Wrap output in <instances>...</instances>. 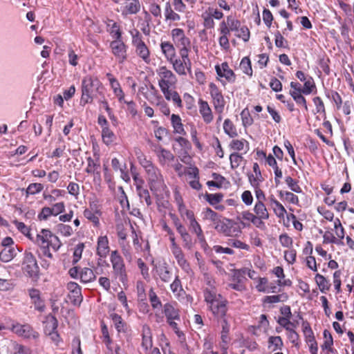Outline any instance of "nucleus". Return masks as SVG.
<instances>
[{
    "label": "nucleus",
    "mask_w": 354,
    "mask_h": 354,
    "mask_svg": "<svg viewBox=\"0 0 354 354\" xmlns=\"http://www.w3.org/2000/svg\"><path fill=\"white\" fill-rule=\"evenodd\" d=\"M315 88L313 79L309 77L305 82L304 87L302 88V93L304 95H309L313 92V88Z\"/></svg>",
    "instance_id": "57"
},
{
    "label": "nucleus",
    "mask_w": 354,
    "mask_h": 354,
    "mask_svg": "<svg viewBox=\"0 0 354 354\" xmlns=\"http://www.w3.org/2000/svg\"><path fill=\"white\" fill-rule=\"evenodd\" d=\"M283 346V343L280 336H271L268 338V347L272 351L281 350Z\"/></svg>",
    "instance_id": "40"
},
{
    "label": "nucleus",
    "mask_w": 354,
    "mask_h": 354,
    "mask_svg": "<svg viewBox=\"0 0 354 354\" xmlns=\"http://www.w3.org/2000/svg\"><path fill=\"white\" fill-rule=\"evenodd\" d=\"M150 189L152 192L163 190L165 187L163 177L159 169L153 167L150 170L146 171Z\"/></svg>",
    "instance_id": "7"
},
{
    "label": "nucleus",
    "mask_w": 354,
    "mask_h": 354,
    "mask_svg": "<svg viewBox=\"0 0 354 354\" xmlns=\"http://www.w3.org/2000/svg\"><path fill=\"white\" fill-rule=\"evenodd\" d=\"M51 216H53L51 207H44L38 214V219L40 221H46Z\"/></svg>",
    "instance_id": "63"
},
{
    "label": "nucleus",
    "mask_w": 354,
    "mask_h": 354,
    "mask_svg": "<svg viewBox=\"0 0 354 354\" xmlns=\"http://www.w3.org/2000/svg\"><path fill=\"white\" fill-rule=\"evenodd\" d=\"M315 282L319 287V290L325 293L330 288V283L325 277L320 274H317L315 277Z\"/></svg>",
    "instance_id": "30"
},
{
    "label": "nucleus",
    "mask_w": 354,
    "mask_h": 354,
    "mask_svg": "<svg viewBox=\"0 0 354 354\" xmlns=\"http://www.w3.org/2000/svg\"><path fill=\"white\" fill-rule=\"evenodd\" d=\"M242 160H243V157L241 155H239V153H232L230 156V161L231 167L232 169L237 168L240 165Z\"/></svg>",
    "instance_id": "61"
},
{
    "label": "nucleus",
    "mask_w": 354,
    "mask_h": 354,
    "mask_svg": "<svg viewBox=\"0 0 354 354\" xmlns=\"http://www.w3.org/2000/svg\"><path fill=\"white\" fill-rule=\"evenodd\" d=\"M198 109L199 113L201 115L203 121L206 124H209L213 121L214 115L207 102L202 99H199Z\"/></svg>",
    "instance_id": "18"
},
{
    "label": "nucleus",
    "mask_w": 354,
    "mask_h": 354,
    "mask_svg": "<svg viewBox=\"0 0 354 354\" xmlns=\"http://www.w3.org/2000/svg\"><path fill=\"white\" fill-rule=\"evenodd\" d=\"M217 75L221 77H224L227 82L233 83L235 82L236 75L234 71L230 68L227 62H223L221 66L216 65L215 66Z\"/></svg>",
    "instance_id": "17"
},
{
    "label": "nucleus",
    "mask_w": 354,
    "mask_h": 354,
    "mask_svg": "<svg viewBox=\"0 0 354 354\" xmlns=\"http://www.w3.org/2000/svg\"><path fill=\"white\" fill-rule=\"evenodd\" d=\"M253 210L255 217L259 223L260 229L264 230L266 228V225L263 221L268 220L270 217V214L264 203H262L261 201H257Z\"/></svg>",
    "instance_id": "12"
},
{
    "label": "nucleus",
    "mask_w": 354,
    "mask_h": 354,
    "mask_svg": "<svg viewBox=\"0 0 354 354\" xmlns=\"http://www.w3.org/2000/svg\"><path fill=\"white\" fill-rule=\"evenodd\" d=\"M110 248L109 245V239L106 236H100L97 241V254L101 258H106L109 254Z\"/></svg>",
    "instance_id": "20"
},
{
    "label": "nucleus",
    "mask_w": 354,
    "mask_h": 354,
    "mask_svg": "<svg viewBox=\"0 0 354 354\" xmlns=\"http://www.w3.org/2000/svg\"><path fill=\"white\" fill-rule=\"evenodd\" d=\"M21 270L29 277L38 278L39 267L37 261L33 254L29 251H25L21 261Z\"/></svg>",
    "instance_id": "4"
},
{
    "label": "nucleus",
    "mask_w": 354,
    "mask_h": 354,
    "mask_svg": "<svg viewBox=\"0 0 354 354\" xmlns=\"http://www.w3.org/2000/svg\"><path fill=\"white\" fill-rule=\"evenodd\" d=\"M240 68L245 74L249 76L252 75V68L251 66V62L249 57H244L241 59V62L240 63Z\"/></svg>",
    "instance_id": "49"
},
{
    "label": "nucleus",
    "mask_w": 354,
    "mask_h": 354,
    "mask_svg": "<svg viewBox=\"0 0 354 354\" xmlns=\"http://www.w3.org/2000/svg\"><path fill=\"white\" fill-rule=\"evenodd\" d=\"M51 232L49 230L43 229L39 234L37 235L36 243L41 251V255L49 259H53V254L49 250V241Z\"/></svg>",
    "instance_id": "8"
},
{
    "label": "nucleus",
    "mask_w": 354,
    "mask_h": 354,
    "mask_svg": "<svg viewBox=\"0 0 354 354\" xmlns=\"http://www.w3.org/2000/svg\"><path fill=\"white\" fill-rule=\"evenodd\" d=\"M102 138L103 142L109 146L112 144L116 138L114 133L109 127H104L102 129Z\"/></svg>",
    "instance_id": "37"
},
{
    "label": "nucleus",
    "mask_w": 354,
    "mask_h": 354,
    "mask_svg": "<svg viewBox=\"0 0 354 354\" xmlns=\"http://www.w3.org/2000/svg\"><path fill=\"white\" fill-rule=\"evenodd\" d=\"M236 36L241 38L244 41H248L250 36V30L246 26H241Z\"/></svg>",
    "instance_id": "64"
},
{
    "label": "nucleus",
    "mask_w": 354,
    "mask_h": 354,
    "mask_svg": "<svg viewBox=\"0 0 354 354\" xmlns=\"http://www.w3.org/2000/svg\"><path fill=\"white\" fill-rule=\"evenodd\" d=\"M271 207L272 208L276 216L280 218H283L287 212L283 205L279 202L271 206Z\"/></svg>",
    "instance_id": "59"
},
{
    "label": "nucleus",
    "mask_w": 354,
    "mask_h": 354,
    "mask_svg": "<svg viewBox=\"0 0 354 354\" xmlns=\"http://www.w3.org/2000/svg\"><path fill=\"white\" fill-rule=\"evenodd\" d=\"M159 77L158 86L160 88L176 87L177 77L175 74L165 66H160L156 71Z\"/></svg>",
    "instance_id": "6"
},
{
    "label": "nucleus",
    "mask_w": 354,
    "mask_h": 354,
    "mask_svg": "<svg viewBox=\"0 0 354 354\" xmlns=\"http://www.w3.org/2000/svg\"><path fill=\"white\" fill-rule=\"evenodd\" d=\"M12 331L17 335L26 339H36L39 337V333L36 332L29 324H13Z\"/></svg>",
    "instance_id": "11"
},
{
    "label": "nucleus",
    "mask_w": 354,
    "mask_h": 354,
    "mask_svg": "<svg viewBox=\"0 0 354 354\" xmlns=\"http://www.w3.org/2000/svg\"><path fill=\"white\" fill-rule=\"evenodd\" d=\"M162 54L167 61H171L176 57V48L170 41H162L160 44Z\"/></svg>",
    "instance_id": "23"
},
{
    "label": "nucleus",
    "mask_w": 354,
    "mask_h": 354,
    "mask_svg": "<svg viewBox=\"0 0 354 354\" xmlns=\"http://www.w3.org/2000/svg\"><path fill=\"white\" fill-rule=\"evenodd\" d=\"M136 192L141 202L145 201L147 206H150L152 204V200L150 196L149 192L147 188H145L143 186L138 184Z\"/></svg>",
    "instance_id": "29"
},
{
    "label": "nucleus",
    "mask_w": 354,
    "mask_h": 354,
    "mask_svg": "<svg viewBox=\"0 0 354 354\" xmlns=\"http://www.w3.org/2000/svg\"><path fill=\"white\" fill-rule=\"evenodd\" d=\"M44 189V185L38 183H30L28 187L22 191H25L26 198H28L30 195H35L40 193Z\"/></svg>",
    "instance_id": "38"
},
{
    "label": "nucleus",
    "mask_w": 354,
    "mask_h": 354,
    "mask_svg": "<svg viewBox=\"0 0 354 354\" xmlns=\"http://www.w3.org/2000/svg\"><path fill=\"white\" fill-rule=\"evenodd\" d=\"M155 151L160 159V161H171L174 159V156L167 149L162 148L161 146H158Z\"/></svg>",
    "instance_id": "34"
},
{
    "label": "nucleus",
    "mask_w": 354,
    "mask_h": 354,
    "mask_svg": "<svg viewBox=\"0 0 354 354\" xmlns=\"http://www.w3.org/2000/svg\"><path fill=\"white\" fill-rule=\"evenodd\" d=\"M230 221L229 219H221V218L214 223V228L218 232H221L225 236L232 235V229L229 226Z\"/></svg>",
    "instance_id": "26"
},
{
    "label": "nucleus",
    "mask_w": 354,
    "mask_h": 354,
    "mask_svg": "<svg viewBox=\"0 0 354 354\" xmlns=\"http://www.w3.org/2000/svg\"><path fill=\"white\" fill-rule=\"evenodd\" d=\"M28 292L35 308L40 312H43L45 308V304L40 297V291L37 289L32 288L28 290Z\"/></svg>",
    "instance_id": "22"
},
{
    "label": "nucleus",
    "mask_w": 354,
    "mask_h": 354,
    "mask_svg": "<svg viewBox=\"0 0 354 354\" xmlns=\"http://www.w3.org/2000/svg\"><path fill=\"white\" fill-rule=\"evenodd\" d=\"M170 288L174 295L178 298L185 294L178 276H176L174 281L170 285Z\"/></svg>",
    "instance_id": "33"
},
{
    "label": "nucleus",
    "mask_w": 354,
    "mask_h": 354,
    "mask_svg": "<svg viewBox=\"0 0 354 354\" xmlns=\"http://www.w3.org/2000/svg\"><path fill=\"white\" fill-rule=\"evenodd\" d=\"M104 87L100 81L91 75L85 76L82 80V96L80 104H91L97 95H103Z\"/></svg>",
    "instance_id": "2"
},
{
    "label": "nucleus",
    "mask_w": 354,
    "mask_h": 354,
    "mask_svg": "<svg viewBox=\"0 0 354 354\" xmlns=\"http://www.w3.org/2000/svg\"><path fill=\"white\" fill-rule=\"evenodd\" d=\"M149 299L153 309H160L162 307V303L153 288L149 291Z\"/></svg>",
    "instance_id": "48"
},
{
    "label": "nucleus",
    "mask_w": 354,
    "mask_h": 354,
    "mask_svg": "<svg viewBox=\"0 0 354 354\" xmlns=\"http://www.w3.org/2000/svg\"><path fill=\"white\" fill-rule=\"evenodd\" d=\"M110 48L118 63L122 64L127 59V46L122 41V37L111 41Z\"/></svg>",
    "instance_id": "9"
},
{
    "label": "nucleus",
    "mask_w": 354,
    "mask_h": 354,
    "mask_svg": "<svg viewBox=\"0 0 354 354\" xmlns=\"http://www.w3.org/2000/svg\"><path fill=\"white\" fill-rule=\"evenodd\" d=\"M224 132L230 138H234L238 136L236 129L230 119H225L223 123Z\"/></svg>",
    "instance_id": "42"
},
{
    "label": "nucleus",
    "mask_w": 354,
    "mask_h": 354,
    "mask_svg": "<svg viewBox=\"0 0 354 354\" xmlns=\"http://www.w3.org/2000/svg\"><path fill=\"white\" fill-rule=\"evenodd\" d=\"M153 272L154 277H158L164 283H168L171 279V272L166 263L156 264Z\"/></svg>",
    "instance_id": "15"
},
{
    "label": "nucleus",
    "mask_w": 354,
    "mask_h": 354,
    "mask_svg": "<svg viewBox=\"0 0 354 354\" xmlns=\"http://www.w3.org/2000/svg\"><path fill=\"white\" fill-rule=\"evenodd\" d=\"M110 317L113 322V324L116 328V330L120 333L124 330V322H123L121 316L116 313H111Z\"/></svg>",
    "instance_id": "47"
},
{
    "label": "nucleus",
    "mask_w": 354,
    "mask_h": 354,
    "mask_svg": "<svg viewBox=\"0 0 354 354\" xmlns=\"http://www.w3.org/2000/svg\"><path fill=\"white\" fill-rule=\"evenodd\" d=\"M88 165L86 168V171L88 174H94L100 167L98 161H95L91 157L87 158Z\"/></svg>",
    "instance_id": "56"
},
{
    "label": "nucleus",
    "mask_w": 354,
    "mask_h": 354,
    "mask_svg": "<svg viewBox=\"0 0 354 354\" xmlns=\"http://www.w3.org/2000/svg\"><path fill=\"white\" fill-rule=\"evenodd\" d=\"M204 214V219L211 221L214 224L218 222V221L221 218V216L213 211L212 209L207 207L203 212Z\"/></svg>",
    "instance_id": "51"
},
{
    "label": "nucleus",
    "mask_w": 354,
    "mask_h": 354,
    "mask_svg": "<svg viewBox=\"0 0 354 354\" xmlns=\"http://www.w3.org/2000/svg\"><path fill=\"white\" fill-rule=\"evenodd\" d=\"M165 17L166 21L169 20L176 21L180 20V16L173 10L171 5L169 2H167L165 3Z\"/></svg>",
    "instance_id": "36"
},
{
    "label": "nucleus",
    "mask_w": 354,
    "mask_h": 354,
    "mask_svg": "<svg viewBox=\"0 0 354 354\" xmlns=\"http://www.w3.org/2000/svg\"><path fill=\"white\" fill-rule=\"evenodd\" d=\"M173 65L174 71L180 75H186L187 71L185 70L183 60L180 59L173 58L171 61H169Z\"/></svg>",
    "instance_id": "44"
},
{
    "label": "nucleus",
    "mask_w": 354,
    "mask_h": 354,
    "mask_svg": "<svg viewBox=\"0 0 354 354\" xmlns=\"http://www.w3.org/2000/svg\"><path fill=\"white\" fill-rule=\"evenodd\" d=\"M142 347L145 351H147L152 347V339L151 337L150 330L149 328H147V330H143Z\"/></svg>",
    "instance_id": "43"
},
{
    "label": "nucleus",
    "mask_w": 354,
    "mask_h": 354,
    "mask_svg": "<svg viewBox=\"0 0 354 354\" xmlns=\"http://www.w3.org/2000/svg\"><path fill=\"white\" fill-rule=\"evenodd\" d=\"M17 247L3 248L0 252V260L7 263L10 261L16 255Z\"/></svg>",
    "instance_id": "28"
},
{
    "label": "nucleus",
    "mask_w": 354,
    "mask_h": 354,
    "mask_svg": "<svg viewBox=\"0 0 354 354\" xmlns=\"http://www.w3.org/2000/svg\"><path fill=\"white\" fill-rule=\"evenodd\" d=\"M84 216L90 221L95 227L100 225L99 216H101L100 214H97L95 212H91L88 209H84L83 212Z\"/></svg>",
    "instance_id": "45"
},
{
    "label": "nucleus",
    "mask_w": 354,
    "mask_h": 354,
    "mask_svg": "<svg viewBox=\"0 0 354 354\" xmlns=\"http://www.w3.org/2000/svg\"><path fill=\"white\" fill-rule=\"evenodd\" d=\"M219 322L222 326V331H221L222 342L225 344H227L230 341L228 334L230 333V325L228 323L227 318L219 320Z\"/></svg>",
    "instance_id": "41"
},
{
    "label": "nucleus",
    "mask_w": 354,
    "mask_h": 354,
    "mask_svg": "<svg viewBox=\"0 0 354 354\" xmlns=\"http://www.w3.org/2000/svg\"><path fill=\"white\" fill-rule=\"evenodd\" d=\"M111 262L113 266V273L115 276L123 283H127V276L124 261L117 250L111 252Z\"/></svg>",
    "instance_id": "5"
},
{
    "label": "nucleus",
    "mask_w": 354,
    "mask_h": 354,
    "mask_svg": "<svg viewBox=\"0 0 354 354\" xmlns=\"http://www.w3.org/2000/svg\"><path fill=\"white\" fill-rule=\"evenodd\" d=\"M313 101L315 106L317 113L326 114L325 106L322 98L320 97H315Z\"/></svg>",
    "instance_id": "62"
},
{
    "label": "nucleus",
    "mask_w": 354,
    "mask_h": 354,
    "mask_svg": "<svg viewBox=\"0 0 354 354\" xmlns=\"http://www.w3.org/2000/svg\"><path fill=\"white\" fill-rule=\"evenodd\" d=\"M130 34L132 37V45L135 48L136 55L142 59L146 64H149L150 59V51L146 44L142 39V37L140 32L134 29L130 31Z\"/></svg>",
    "instance_id": "3"
},
{
    "label": "nucleus",
    "mask_w": 354,
    "mask_h": 354,
    "mask_svg": "<svg viewBox=\"0 0 354 354\" xmlns=\"http://www.w3.org/2000/svg\"><path fill=\"white\" fill-rule=\"evenodd\" d=\"M80 278L83 283H89L94 281L96 278L93 270L88 268H84L80 272Z\"/></svg>",
    "instance_id": "32"
},
{
    "label": "nucleus",
    "mask_w": 354,
    "mask_h": 354,
    "mask_svg": "<svg viewBox=\"0 0 354 354\" xmlns=\"http://www.w3.org/2000/svg\"><path fill=\"white\" fill-rule=\"evenodd\" d=\"M205 301L208 304L210 311L218 320L228 318V301L221 295L216 294L214 290L206 288L204 290Z\"/></svg>",
    "instance_id": "1"
},
{
    "label": "nucleus",
    "mask_w": 354,
    "mask_h": 354,
    "mask_svg": "<svg viewBox=\"0 0 354 354\" xmlns=\"http://www.w3.org/2000/svg\"><path fill=\"white\" fill-rule=\"evenodd\" d=\"M57 230L59 233L64 236H70L73 233L71 226L62 223L57 225Z\"/></svg>",
    "instance_id": "58"
},
{
    "label": "nucleus",
    "mask_w": 354,
    "mask_h": 354,
    "mask_svg": "<svg viewBox=\"0 0 354 354\" xmlns=\"http://www.w3.org/2000/svg\"><path fill=\"white\" fill-rule=\"evenodd\" d=\"M223 194L222 193L216 194H205V200L211 205H215L222 201L223 198Z\"/></svg>",
    "instance_id": "46"
},
{
    "label": "nucleus",
    "mask_w": 354,
    "mask_h": 354,
    "mask_svg": "<svg viewBox=\"0 0 354 354\" xmlns=\"http://www.w3.org/2000/svg\"><path fill=\"white\" fill-rule=\"evenodd\" d=\"M178 210L180 216L183 218L185 216L187 220H190L195 217L194 212L192 210L187 209L181 198L178 201Z\"/></svg>",
    "instance_id": "39"
},
{
    "label": "nucleus",
    "mask_w": 354,
    "mask_h": 354,
    "mask_svg": "<svg viewBox=\"0 0 354 354\" xmlns=\"http://www.w3.org/2000/svg\"><path fill=\"white\" fill-rule=\"evenodd\" d=\"M171 123L174 129V133H178L182 136L186 135V131L182 123V120L178 115L172 114L171 115Z\"/></svg>",
    "instance_id": "25"
},
{
    "label": "nucleus",
    "mask_w": 354,
    "mask_h": 354,
    "mask_svg": "<svg viewBox=\"0 0 354 354\" xmlns=\"http://www.w3.org/2000/svg\"><path fill=\"white\" fill-rule=\"evenodd\" d=\"M164 313L166 317L167 321L168 320H178L180 321L179 310L176 308L173 304L167 303L164 305Z\"/></svg>",
    "instance_id": "24"
},
{
    "label": "nucleus",
    "mask_w": 354,
    "mask_h": 354,
    "mask_svg": "<svg viewBox=\"0 0 354 354\" xmlns=\"http://www.w3.org/2000/svg\"><path fill=\"white\" fill-rule=\"evenodd\" d=\"M67 288L69 290L68 297L71 303L74 305L80 304L82 301L80 286L75 282H69Z\"/></svg>",
    "instance_id": "16"
},
{
    "label": "nucleus",
    "mask_w": 354,
    "mask_h": 354,
    "mask_svg": "<svg viewBox=\"0 0 354 354\" xmlns=\"http://www.w3.org/2000/svg\"><path fill=\"white\" fill-rule=\"evenodd\" d=\"M324 93L326 97L328 98L333 103H334L337 109H340L343 101L339 93L334 90L326 89Z\"/></svg>",
    "instance_id": "27"
},
{
    "label": "nucleus",
    "mask_w": 354,
    "mask_h": 354,
    "mask_svg": "<svg viewBox=\"0 0 354 354\" xmlns=\"http://www.w3.org/2000/svg\"><path fill=\"white\" fill-rule=\"evenodd\" d=\"M189 230H191V232L192 233H194L196 235L198 242L203 247L207 243H206V241H205V237L204 236L203 232L202 230V228H201L200 224L196 220L195 217L189 220Z\"/></svg>",
    "instance_id": "19"
},
{
    "label": "nucleus",
    "mask_w": 354,
    "mask_h": 354,
    "mask_svg": "<svg viewBox=\"0 0 354 354\" xmlns=\"http://www.w3.org/2000/svg\"><path fill=\"white\" fill-rule=\"evenodd\" d=\"M242 219L251 222L256 227L260 229L259 223L255 217L254 213H252L248 210L243 211L239 216H237V220L241 223H242Z\"/></svg>",
    "instance_id": "31"
},
{
    "label": "nucleus",
    "mask_w": 354,
    "mask_h": 354,
    "mask_svg": "<svg viewBox=\"0 0 354 354\" xmlns=\"http://www.w3.org/2000/svg\"><path fill=\"white\" fill-rule=\"evenodd\" d=\"M106 25L110 28L109 32L113 38L120 39L122 37V31L120 26L115 21L109 19Z\"/></svg>",
    "instance_id": "35"
},
{
    "label": "nucleus",
    "mask_w": 354,
    "mask_h": 354,
    "mask_svg": "<svg viewBox=\"0 0 354 354\" xmlns=\"http://www.w3.org/2000/svg\"><path fill=\"white\" fill-rule=\"evenodd\" d=\"M57 326V320L54 316H50L47 318L46 332H47L48 329H49L48 335L50 336L51 339L54 342H58L59 337V334L56 331Z\"/></svg>",
    "instance_id": "21"
},
{
    "label": "nucleus",
    "mask_w": 354,
    "mask_h": 354,
    "mask_svg": "<svg viewBox=\"0 0 354 354\" xmlns=\"http://www.w3.org/2000/svg\"><path fill=\"white\" fill-rule=\"evenodd\" d=\"M172 41L176 47L190 46V39L186 37L185 32L181 28H174L171 31Z\"/></svg>",
    "instance_id": "13"
},
{
    "label": "nucleus",
    "mask_w": 354,
    "mask_h": 354,
    "mask_svg": "<svg viewBox=\"0 0 354 354\" xmlns=\"http://www.w3.org/2000/svg\"><path fill=\"white\" fill-rule=\"evenodd\" d=\"M48 242L49 248L50 247L55 252L57 251L62 246V243L59 239L52 232L50 234V241Z\"/></svg>",
    "instance_id": "60"
},
{
    "label": "nucleus",
    "mask_w": 354,
    "mask_h": 354,
    "mask_svg": "<svg viewBox=\"0 0 354 354\" xmlns=\"http://www.w3.org/2000/svg\"><path fill=\"white\" fill-rule=\"evenodd\" d=\"M209 88L210 95L213 100L214 109L218 113H221L223 111L225 104V102L222 93L217 87V86L212 82L209 84Z\"/></svg>",
    "instance_id": "10"
},
{
    "label": "nucleus",
    "mask_w": 354,
    "mask_h": 354,
    "mask_svg": "<svg viewBox=\"0 0 354 354\" xmlns=\"http://www.w3.org/2000/svg\"><path fill=\"white\" fill-rule=\"evenodd\" d=\"M226 22L230 28V31L237 32L241 28V22L234 19L232 15L227 16Z\"/></svg>",
    "instance_id": "55"
},
{
    "label": "nucleus",
    "mask_w": 354,
    "mask_h": 354,
    "mask_svg": "<svg viewBox=\"0 0 354 354\" xmlns=\"http://www.w3.org/2000/svg\"><path fill=\"white\" fill-rule=\"evenodd\" d=\"M285 181L288 186V187L295 193H301L302 189L298 184V181L293 179L290 176H287L285 179Z\"/></svg>",
    "instance_id": "54"
},
{
    "label": "nucleus",
    "mask_w": 354,
    "mask_h": 354,
    "mask_svg": "<svg viewBox=\"0 0 354 354\" xmlns=\"http://www.w3.org/2000/svg\"><path fill=\"white\" fill-rule=\"evenodd\" d=\"M141 8L139 0H125L123 6L120 8L121 15L123 17L128 15H136Z\"/></svg>",
    "instance_id": "14"
},
{
    "label": "nucleus",
    "mask_w": 354,
    "mask_h": 354,
    "mask_svg": "<svg viewBox=\"0 0 354 354\" xmlns=\"http://www.w3.org/2000/svg\"><path fill=\"white\" fill-rule=\"evenodd\" d=\"M324 337L325 338V341L322 346V349H327L330 352H333V348L332 346L333 344V339L330 333L328 330H324Z\"/></svg>",
    "instance_id": "50"
},
{
    "label": "nucleus",
    "mask_w": 354,
    "mask_h": 354,
    "mask_svg": "<svg viewBox=\"0 0 354 354\" xmlns=\"http://www.w3.org/2000/svg\"><path fill=\"white\" fill-rule=\"evenodd\" d=\"M324 243H335L337 245H343L344 243L341 240H338L332 232L326 231L323 235Z\"/></svg>",
    "instance_id": "52"
},
{
    "label": "nucleus",
    "mask_w": 354,
    "mask_h": 354,
    "mask_svg": "<svg viewBox=\"0 0 354 354\" xmlns=\"http://www.w3.org/2000/svg\"><path fill=\"white\" fill-rule=\"evenodd\" d=\"M178 266L187 273H189L191 271V268L189 263L185 258V255L183 253L174 257Z\"/></svg>",
    "instance_id": "53"
}]
</instances>
